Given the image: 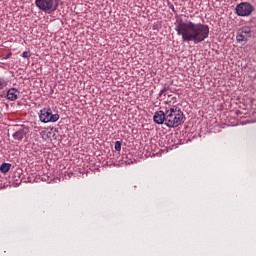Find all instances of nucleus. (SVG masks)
<instances>
[{
    "label": "nucleus",
    "mask_w": 256,
    "mask_h": 256,
    "mask_svg": "<svg viewBox=\"0 0 256 256\" xmlns=\"http://www.w3.org/2000/svg\"><path fill=\"white\" fill-rule=\"evenodd\" d=\"M174 25L175 31L179 37H182L183 43L192 42L197 45L209 38V25L207 24L194 23L178 17Z\"/></svg>",
    "instance_id": "1"
},
{
    "label": "nucleus",
    "mask_w": 256,
    "mask_h": 256,
    "mask_svg": "<svg viewBox=\"0 0 256 256\" xmlns=\"http://www.w3.org/2000/svg\"><path fill=\"white\" fill-rule=\"evenodd\" d=\"M185 123V114L178 106L166 107V127L175 129Z\"/></svg>",
    "instance_id": "2"
},
{
    "label": "nucleus",
    "mask_w": 256,
    "mask_h": 256,
    "mask_svg": "<svg viewBox=\"0 0 256 256\" xmlns=\"http://www.w3.org/2000/svg\"><path fill=\"white\" fill-rule=\"evenodd\" d=\"M35 5L44 13H53L59 7V0H35Z\"/></svg>",
    "instance_id": "3"
},
{
    "label": "nucleus",
    "mask_w": 256,
    "mask_h": 256,
    "mask_svg": "<svg viewBox=\"0 0 256 256\" xmlns=\"http://www.w3.org/2000/svg\"><path fill=\"white\" fill-rule=\"evenodd\" d=\"M59 114H53V111L48 108H43L39 112V120L41 123H57Z\"/></svg>",
    "instance_id": "4"
},
{
    "label": "nucleus",
    "mask_w": 256,
    "mask_h": 256,
    "mask_svg": "<svg viewBox=\"0 0 256 256\" xmlns=\"http://www.w3.org/2000/svg\"><path fill=\"white\" fill-rule=\"evenodd\" d=\"M238 17H249L253 13V5L249 2H241L236 6Z\"/></svg>",
    "instance_id": "5"
},
{
    "label": "nucleus",
    "mask_w": 256,
    "mask_h": 256,
    "mask_svg": "<svg viewBox=\"0 0 256 256\" xmlns=\"http://www.w3.org/2000/svg\"><path fill=\"white\" fill-rule=\"evenodd\" d=\"M251 39V29L249 27H242L236 33L237 43H247Z\"/></svg>",
    "instance_id": "6"
},
{
    "label": "nucleus",
    "mask_w": 256,
    "mask_h": 256,
    "mask_svg": "<svg viewBox=\"0 0 256 256\" xmlns=\"http://www.w3.org/2000/svg\"><path fill=\"white\" fill-rule=\"evenodd\" d=\"M153 121L157 125H163V123L164 125H167V108L165 109V111H156L153 116Z\"/></svg>",
    "instance_id": "7"
},
{
    "label": "nucleus",
    "mask_w": 256,
    "mask_h": 256,
    "mask_svg": "<svg viewBox=\"0 0 256 256\" xmlns=\"http://www.w3.org/2000/svg\"><path fill=\"white\" fill-rule=\"evenodd\" d=\"M21 95V92L17 90V88H10L7 91V99L8 101H17L19 99V96Z\"/></svg>",
    "instance_id": "8"
},
{
    "label": "nucleus",
    "mask_w": 256,
    "mask_h": 256,
    "mask_svg": "<svg viewBox=\"0 0 256 256\" xmlns=\"http://www.w3.org/2000/svg\"><path fill=\"white\" fill-rule=\"evenodd\" d=\"M25 135H27V133L25 132V129H20L18 131H16L12 137L13 139H15L16 141H23V138L25 137Z\"/></svg>",
    "instance_id": "9"
},
{
    "label": "nucleus",
    "mask_w": 256,
    "mask_h": 256,
    "mask_svg": "<svg viewBox=\"0 0 256 256\" xmlns=\"http://www.w3.org/2000/svg\"><path fill=\"white\" fill-rule=\"evenodd\" d=\"M10 170H11V164H9V163L1 164V166H0L1 173H9Z\"/></svg>",
    "instance_id": "10"
},
{
    "label": "nucleus",
    "mask_w": 256,
    "mask_h": 256,
    "mask_svg": "<svg viewBox=\"0 0 256 256\" xmlns=\"http://www.w3.org/2000/svg\"><path fill=\"white\" fill-rule=\"evenodd\" d=\"M7 85H9V80L0 77V91L5 89V87H7Z\"/></svg>",
    "instance_id": "11"
},
{
    "label": "nucleus",
    "mask_w": 256,
    "mask_h": 256,
    "mask_svg": "<svg viewBox=\"0 0 256 256\" xmlns=\"http://www.w3.org/2000/svg\"><path fill=\"white\" fill-rule=\"evenodd\" d=\"M114 148L116 151H121V141H116Z\"/></svg>",
    "instance_id": "12"
},
{
    "label": "nucleus",
    "mask_w": 256,
    "mask_h": 256,
    "mask_svg": "<svg viewBox=\"0 0 256 256\" xmlns=\"http://www.w3.org/2000/svg\"><path fill=\"white\" fill-rule=\"evenodd\" d=\"M22 57H24V59H29V57H31V54L29 52H27V51H24L22 53Z\"/></svg>",
    "instance_id": "13"
},
{
    "label": "nucleus",
    "mask_w": 256,
    "mask_h": 256,
    "mask_svg": "<svg viewBox=\"0 0 256 256\" xmlns=\"http://www.w3.org/2000/svg\"><path fill=\"white\" fill-rule=\"evenodd\" d=\"M168 89H169V88L164 87L162 90H160V92H159V97H161V95H163L164 93H167Z\"/></svg>",
    "instance_id": "14"
},
{
    "label": "nucleus",
    "mask_w": 256,
    "mask_h": 256,
    "mask_svg": "<svg viewBox=\"0 0 256 256\" xmlns=\"http://www.w3.org/2000/svg\"><path fill=\"white\" fill-rule=\"evenodd\" d=\"M11 55H13V53L9 52L6 56L3 57V59H10Z\"/></svg>",
    "instance_id": "15"
},
{
    "label": "nucleus",
    "mask_w": 256,
    "mask_h": 256,
    "mask_svg": "<svg viewBox=\"0 0 256 256\" xmlns=\"http://www.w3.org/2000/svg\"><path fill=\"white\" fill-rule=\"evenodd\" d=\"M172 10H173V11H175V8H174V7H172Z\"/></svg>",
    "instance_id": "16"
}]
</instances>
